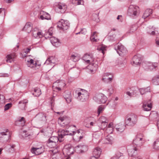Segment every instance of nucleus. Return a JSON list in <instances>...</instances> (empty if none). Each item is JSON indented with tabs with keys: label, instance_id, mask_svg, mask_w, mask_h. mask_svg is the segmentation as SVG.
Here are the masks:
<instances>
[{
	"label": "nucleus",
	"instance_id": "52",
	"mask_svg": "<svg viewBox=\"0 0 159 159\" xmlns=\"http://www.w3.org/2000/svg\"><path fill=\"white\" fill-rule=\"evenodd\" d=\"M111 75H113L112 74L110 73H105L103 75V78H107L111 76Z\"/></svg>",
	"mask_w": 159,
	"mask_h": 159
},
{
	"label": "nucleus",
	"instance_id": "41",
	"mask_svg": "<svg viewBox=\"0 0 159 159\" xmlns=\"http://www.w3.org/2000/svg\"><path fill=\"white\" fill-rule=\"evenodd\" d=\"M149 62L146 61H143L142 62V64L143 67L146 70H148V68H149Z\"/></svg>",
	"mask_w": 159,
	"mask_h": 159
},
{
	"label": "nucleus",
	"instance_id": "63",
	"mask_svg": "<svg viewBox=\"0 0 159 159\" xmlns=\"http://www.w3.org/2000/svg\"><path fill=\"white\" fill-rule=\"evenodd\" d=\"M77 132L78 134H80V133L81 134H84V132L83 131V130L81 129H79L77 131Z\"/></svg>",
	"mask_w": 159,
	"mask_h": 159
},
{
	"label": "nucleus",
	"instance_id": "61",
	"mask_svg": "<svg viewBox=\"0 0 159 159\" xmlns=\"http://www.w3.org/2000/svg\"><path fill=\"white\" fill-rule=\"evenodd\" d=\"M108 91L110 94H112L113 93V88L112 86L108 89Z\"/></svg>",
	"mask_w": 159,
	"mask_h": 159
},
{
	"label": "nucleus",
	"instance_id": "36",
	"mask_svg": "<svg viewBox=\"0 0 159 159\" xmlns=\"http://www.w3.org/2000/svg\"><path fill=\"white\" fill-rule=\"evenodd\" d=\"M80 57V56L77 54H75L71 55L70 58L73 61L76 62L79 60Z\"/></svg>",
	"mask_w": 159,
	"mask_h": 159
},
{
	"label": "nucleus",
	"instance_id": "12",
	"mask_svg": "<svg viewBox=\"0 0 159 159\" xmlns=\"http://www.w3.org/2000/svg\"><path fill=\"white\" fill-rule=\"evenodd\" d=\"M76 133V132L75 131H73L72 132H70L69 131L62 129L61 130L60 134L58 135V137L59 138H60L61 139H62L64 137V136L66 135H71L72 136L75 134Z\"/></svg>",
	"mask_w": 159,
	"mask_h": 159
},
{
	"label": "nucleus",
	"instance_id": "27",
	"mask_svg": "<svg viewBox=\"0 0 159 159\" xmlns=\"http://www.w3.org/2000/svg\"><path fill=\"white\" fill-rule=\"evenodd\" d=\"M101 152L102 151L101 148L98 147H96L94 149L93 151V156L96 157L97 158H98L100 157Z\"/></svg>",
	"mask_w": 159,
	"mask_h": 159
},
{
	"label": "nucleus",
	"instance_id": "56",
	"mask_svg": "<svg viewBox=\"0 0 159 159\" xmlns=\"http://www.w3.org/2000/svg\"><path fill=\"white\" fill-rule=\"evenodd\" d=\"M9 76V75L7 73H0V76L3 77H8Z\"/></svg>",
	"mask_w": 159,
	"mask_h": 159
},
{
	"label": "nucleus",
	"instance_id": "60",
	"mask_svg": "<svg viewBox=\"0 0 159 159\" xmlns=\"http://www.w3.org/2000/svg\"><path fill=\"white\" fill-rule=\"evenodd\" d=\"M15 147V144H12L11 146L10 147V148H9V151L11 152V151H14V148Z\"/></svg>",
	"mask_w": 159,
	"mask_h": 159
},
{
	"label": "nucleus",
	"instance_id": "53",
	"mask_svg": "<svg viewBox=\"0 0 159 159\" xmlns=\"http://www.w3.org/2000/svg\"><path fill=\"white\" fill-rule=\"evenodd\" d=\"M27 102H24V101H21L19 102V106L20 107L21 105V104H22V106H24V107H25V104L27 103Z\"/></svg>",
	"mask_w": 159,
	"mask_h": 159
},
{
	"label": "nucleus",
	"instance_id": "5",
	"mask_svg": "<svg viewBox=\"0 0 159 159\" xmlns=\"http://www.w3.org/2000/svg\"><path fill=\"white\" fill-rule=\"evenodd\" d=\"M59 141L60 142L62 141V140L57 136H52L51 137L48 141L47 144L51 148H57V142Z\"/></svg>",
	"mask_w": 159,
	"mask_h": 159
},
{
	"label": "nucleus",
	"instance_id": "2",
	"mask_svg": "<svg viewBox=\"0 0 159 159\" xmlns=\"http://www.w3.org/2000/svg\"><path fill=\"white\" fill-rule=\"evenodd\" d=\"M140 13L139 7L135 5H130L127 10V15L132 19H135L139 16Z\"/></svg>",
	"mask_w": 159,
	"mask_h": 159
},
{
	"label": "nucleus",
	"instance_id": "35",
	"mask_svg": "<svg viewBox=\"0 0 159 159\" xmlns=\"http://www.w3.org/2000/svg\"><path fill=\"white\" fill-rule=\"evenodd\" d=\"M53 29V28L52 27H51L48 30H45L46 32L44 34V37L46 38H47L48 37H49L45 36L46 35L48 34L49 36H52L53 33L52 30Z\"/></svg>",
	"mask_w": 159,
	"mask_h": 159
},
{
	"label": "nucleus",
	"instance_id": "46",
	"mask_svg": "<svg viewBox=\"0 0 159 159\" xmlns=\"http://www.w3.org/2000/svg\"><path fill=\"white\" fill-rule=\"evenodd\" d=\"M30 22H27L25 25V26L23 29V31H27V30L30 28Z\"/></svg>",
	"mask_w": 159,
	"mask_h": 159
},
{
	"label": "nucleus",
	"instance_id": "3",
	"mask_svg": "<svg viewBox=\"0 0 159 159\" xmlns=\"http://www.w3.org/2000/svg\"><path fill=\"white\" fill-rule=\"evenodd\" d=\"M75 93L77 95L78 99L82 102L86 101L89 98V93L84 89L79 88L75 90Z\"/></svg>",
	"mask_w": 159,
	"mask_h": 159
},
{
	"label": "nucleus",
	"instance_id": "19",
	"mask_svg": "<svg viewBox=\"0 0 159 159\" xmlns=\"http://www.w3.org/2000/svg\"><path fill=\"white\" fill-rule=\"evenodd\" d=\"M50 40L51 43L55 47H57L60 46L61 43L59 40L55 37H50Z\"/></svg>",
	"mask_w": 159,
	"mask_h": 159
},
{
	"label": "nucleus",
	"instance_id": "25",
	"mask_svg": "<svg viewBox=\"0 0 159 159\" xmlns=\"http://www.w3.org/2000/svg\"><path fill=\"white\" fill-rule=\"evenodd\" d=\"M82 59L87 64L89 63L90 61L93 60L92 55L88 53H86L82 57Z\"/></svg>",
	"mask_w": 159,
	"mask_h": 159
},
{
	"label": "nucleus",
	"instance_id": "54",
	"mask_svg": "<svg viewBox=\"0 0 159 159\" xmlns=\"http://www.w3.org/2000/svg\"><path fill=\"white\" fill-rule=\"evenodd\" d=\"M126 94L131 98L133 96L134 93V92H130L127 91L126 92Z\"/></svg>",
	"mask_w": 159,
	"mask_h": 159
},
{
	"label": "nucleus",
	"instance_id": "32",
	"mask_svg": "<svg viewBox=\"0 0 159 159\" xmlns=\"http://www.w3.org/2000/svg\"><path fill=\"white\" fill-rule=\"evenodd\" d=\"M35 117L38 119L40 120H46V116L43 113H40L36 115Z\"/></svg>",
	"mask_w": 159,
	"mask_h": 159
},
{
	"label": "nucleus",
	"instance_id": "1",
	"mask_svg": "<svg viewBox=\"0 0 159 159\" xmlns=\"http://www.w3.org/2000/svg\"><path fill=\"white\" fill-rule=\"evenodd\" d=\"M143 143L142 138L139 137V135H137L133 140V144L129 146L127 148L129 155L131 157L136 156Z\"/></svg>",
	"mask_w": 159,
	"mask_h": 159
},
{
	"label": "nucleus",
	"instance_id": "57",
	"mask_svg": "<svg viewBox=\"0 0 159 159\" xmlns=\"http://www.w3.org/2000/svg\"><path fill=\"white\" fill-rule=\"evenodd\" d=\"M23 133L22 134V136L23 137H28V136H29V134H26V133L27 132L26 130H24L23 132Z\"/></svg>",
	"mask_w": 159,
	"mask_h": 159
},
{
	"label": "nucleus",
	"instance_id": "31",
	"mask_svg": "<svg viewBox=\"0 0 159 159\" xmlns=\"http://www.w3.org/2000/svg\"><path fill=\"white\" fill-rule=\"evenodd\" d=\"M140 93L141 95H143L147 92H150V88L149 86L147 88H143L139 89Z\"/></svg>",
	"mask_w": 159,
	"mask_h": 159
},
{
	"label": "nucleus",
	"instance_id": "30",
	"mask_svg": "<svg viewBox=\"0 0 159 159\" xmlns=\"http://www.w3.org/2000/svg\"><path fill=\"white\" fill-rule=\"evenodd\" d=\"M84 147L86 148L85 150H87V148L86 146L83 145L82 146H81L78 145L75 148V150L77 153H82L84 152L83 149Z\"/></svg>",
	"mask_w": 159,
	"mask_h": 159
},
{
	"label": "nucleus",
	"instance_id": "16",
	"mask_svg": "<svg viewBox=\"0 0 159 159\" xmlns=\"http://www.w3.org/2000/svg\"><path fill=\"white\" fill-rule=\"evenodd\" d=\"M32 32L33 36L35 38H41L43 36L42 32L38 31V29L37 28L32 29Z\"/></svg>",
	"mask_w": 159,
	"mask_h": 159
},
{
	"label": "nucleus",
	"instance_id": "64",
	"mask_svg": "<svg viewBox=\"0 0 159 159\" xmlns=\"http://www.w3.org/2000/svg\"><path fill=\"white\" fill-rule=\"evenodd\" d=\"M3 12L4 13V15H5V10L4 8H0V14L2 13Z\"/></svg>",
	"mask_w": 159,
	"mask_h": 159
},
{
	"label": "nucleus",
	"instance_id": "18",
	"mask_svg": "<svg viewBox=\"0 0 159 159\" xmlns=\"http://www.w3.org/2000/svg\"><path fill=\"white\" fill-rule=\"evenodd\" d=\"M30 92L34 96L37 97H39L42 94L40 89L37 87L32 88Z\"/></svg>",
	"mask_w": 159,
	"mask_h": 159
},
{
	"label": "nucleus",
	"instance_id": "44",
	"mask_svg": "<svg viewBox=\"0 0 159 159\" xmlns=\"http://www.w3.org/2000/svg\"><path fill=\"white\" fill-rule=\"evenodd\" d=\"M113 131V127H107L105 132L108 134H111L112 133Z\"/></svg>",
	"mask_w": 159,
	"mask_h": 159
},
{
	"label": "nucleus",
	"instance_id": "33",
	"mask_svg": "<svg viewBox=\"0 0 159 159\" xmlns=\"http://www.w3.org/2000/svg\"><path fill=\"white\" fill-rule=\"evenodd\" d=\"M148 64L149 68H148V70H152L155 69L158 66V64L157 62L151 63L149 62Z\"/></svg>",
	"mask_w": 159,
	"mask_h": 159
},
{
	"label": "nucleus",
	"instance_id": "58",
	"mask_svg": "<svg viewBox=\"0 0 159 159\" xmlns=\"http://www.w3.org/2000/svg\"><path fill=\"white\" fill-rule=\"evenodd\" d=\"M81 34H85L87 33V30L85 28L81 29Z\"/></svg>",
	"mask_w": 159,
	"mask_h": 159
},
{
	"label": "nucleus",
	"instance_id": "39",
	"mask_svg": "<svg viewBox=\"0 0 159 159\" xmlns=\"http://www.w3.org/2000/svg\"><path fill=\"white\" fill-rule=\"evenodd\" d=\"M64 97L67 103H69L71 102V100L70 93H69L67 94H64Z\"/></svg>",
	"mask_w": 159,
	"mask_h": 159
},
{
	"label": "nucleus",
	"instance_id": "7",
	"mask_svg": "<svg viewBox=\"0 0 159 159\" xmlns=\"http://www.w3.org/2000/svg\"><path fill=\"white\" fill-rule=\"evenodd\" d=\"M93 99L98 103L101 104L105 103L107 100V98L104 94L99 93L94 96Z\"/></svg>",
	"mask_w": 159,
	"mask_h": 159
},
{
	"label": "nucleus",
	"instance_id": "6",
	"mask_svg": "<svg viewBox=\"0 0 159 159\" xmlns=\"http://www.w3.org/2000/svg\"><path fill=\"white\" fill-rule=\"evenodd\" d=\"M70 26V23L67 20L61 19L57 23V27L60 30L63 31L67 30Z\"/></svg>",
	"mask_w": 159,
	"mask_h": 159
},
{
	"label": "nucleus",
	"instance_id": "11",
	"mask_svg": "<svg viewBox=\"0 0 159 159\" xmlns=\"http://www.w3.org/2000/svg\"><path fill=\"white\" fill-rule=\"evenodd\" d=\"M127 125L125 123L122 122L116 124L115 126V128L116 132L119 134L123 132Z\"/></svg>",
	"mask_w": 159,
	"mask_h": 159
},
{
	"label": "nucleus",
	"instance_id": "51",
	"mask_svg": "<svg viewBox=\"0 0 159 159\" xmlns=\"http://www.w3.org/2000/svg\"><path fill=\"white\" fill-rule=\"evenodd\" d=\"M115 35H110L108 37V40L109 41H113L114 40Z\"/></svg>",
	"mask_w": 159,
	"mask_h": 159
},
{
	"label": "nucleus",
	"instance_id": "38",
	"mask_svg": "<svg viewBox=\"0 0 159 159\" xmlns=\"http://www.w3.org/2000/svg\"><path fill=\"white\" fill-rule=\"evenodd\" d=\"M153 83L155 85H159V75L154 77L152 79Z\"/></svg>",
	"mask_w": 159,
	"mask_h": 159
},
{
	"label": "nucleus",
	"instance_id": "49",
	"mask_svg": "<svg viewBox=\"0 0 159 159\" xmlns=\"http://www.w3.org/2000/svg\"><path fill=\"white\" fill-rule=\"evenodd\" d=\"M12 106L11 103H8L6 105L4 106V110L6 111L8 110Z\"/></svg>",
	"mask_w": 159,
	"mask_h": 159
},
{
	"label": "nucleus",
	"instance_id": "13",
	"mask_svg": "<svg viewBox=\"0 0 159 159\" xmlns=\"http://www.w3.org/2000/svg\"><path fill=\"white\" fill-rule=\"evenodd\" d=\"M56 9L61 13H64L66 11L67 6L66 5L60 2L55 5Z\"/></svg>",
	"mask_w": 159,
	"mask_h": 159
},
{
	"label": "nucleus",
	"instance_id": "29",
	"mask_svg": "<svg viewBox=\"0 0 159 159\" xmlns=\"http://www.w3.org/2000/svg\"><path fill=\"white\" fill-rule=\"evenodd\" d=\"M64 150L66 151L67 154H71L73 152V148L72 146L70 144L66 145L65 146Z\"/></svg>",
	"mask_w": 159,
	"mask_h": 159
},
{
	"label": "nucleus",
	"instance_id": "8",
	"mask_svg": "<svg viewBox=\"0 0 159 159\" xmlns=\"http://www.w3.org/2000/svg\"><path fill=\"white\" fill-rule=\"evenodd\" d=\"M114 49L116 51L117 53L121 56H123L127 52V51L126 48L120 43L119 44L118 43L117 46L115 47Z\"/></svg>",
	"mask_w": 159,
	"mask_h": 159
},
{
	"label": "nucleus",
	"instance_id": "48",
	"mask_svg": "<svg viewBox=\"0 0 159 159\" xmlns=\"http://www.w3.org/2000/svg\"><path fill=\"white\" fill-rule=\"evenodd\" d=\"M40 18L42 20L45 19L49 20L51 19V17H50L49 16H48V17H45L44 15H43V14H42V15L40 16Z\"/></svg>",
	"mask_w": 159,
	"mask_h": 159
},
{
	"label": "nucleus",
	"instance_id": "17",
	"mask_svg": "<svg viewBox=\"0 0 159 159\" xmlns=\"http://www.w3.org/2000/svg\"><path fill=\"white\" fill-rule=\"evenodd\" d=\"M30 51V48H28L26 49H24L22 51L21 53L22 57H26L25 61H27V62L29 63L30 62V59L29 58V56H27V54Z\"/></svg>",
	"mask_w": 159,
	"mask_h": 159
},
{
	"label": "nucleus",
	"instance_id": "10",
	"mask_svg": "<svg viewBox=\"0 0 159 159\" xmlns=\"http://www.w3.org/2000/svg\"><path fill=\"white\" fill-rule=\"evenodd\" d=\"M10 137V134L8 130L5 132H1L0 133V140L1 142H6L9 139Z\"/></svg>",
	"mask_w": 159,
	"mask_h": 159
},
{
	"label": "nucleus",
	"instance_id": "9",
	"mask_svg": "<svg viewBox=\"0 0 159 159\" xmlns=\"http://www.w3.org/2000/svg\"><path fill=\"white\" fill-rule=\"evenodd\" d=\"M152 107L151 99L144 101L142 105L143 110L146 111H150Z\"/></svg>",
	"mask_w": 159,
	"mask_h": 159
},
{
	"label": "nucleus",
	"instance_id": "37",
	"mask_svg": "<svg viewBox=\"0 0 159 159\" xmlns=\"http://www.w3.org/2000/svg\"><path fill=\"white\" fill-rule=\"evenodd\" d=\"M107 123L106 121H103L101 122V126H97L98 127L99 129H104L106 128L107 125Z\"/></svg>",
	"mask_w": 159,
	"mask_h": 159
},
{
	"label": "nucleus",
	"instance_id": "43",
	"mask_svg": "<svg viewBox=\"0 0 159 159\" xmlns=\"http://www.w3.org/2000/svg\"><path fill=\"white\" fill-rule=\"evenodd\" d=\"M113 77V75H111V76H110L107 78H103L102 77V80L104 82H111L112 80V77Z\"/></svg>",
	"mask_w": 159,
	"mask_h": 159
},
{
	"label": "nucleus",
	"instance_id": "28",
	"mask_svg": "<svg viewBox=\"0 0 159 159\" xmlns=\"http://www.w3.org/2000/svg\"><path fill=\"white\" fill-rule=\"evenodd\" d=\"M56 58L53 56H51L46 61L44 64H49L50 63L55 64L56 62Z\"/></svg>",
	"mask_w": 159,
	"mask_h": 159
},
{
	"label": "nucleus",
	"instance_id": "20",
	"mask_svg": "<svg viewBox=\"0 0 159 159\" xmlns=\"http://www.w3.org/2000/svg\"><path fill=\"white\" fill-rule=\"evenodd\" d=\"M40 66V64H37V61H35L30 59V69L31 70H36L39 68Z\"/></svg>",
	"mask_w": 159,
	"mask_h": 159
},
{
	"label": "nucleus",
	"instance_id": "62",
	"mask_svg": "<svg viewBox=\"0 0 159 159\" xmlns=\"http://www.w3.org/2000/svg\"><path fill=\"white\" fill-rule=\"evenodd\" d=\"M84 2L83 0H78L77 1V5H83L84 4Z\"/></svg>",
	"mask_w": 159,
	"mask_h": 159
},
{
	"label": "nucleus",
	"instance_id": "59",
	"mask_svg": "<svg viewBox=\"0 0 159 159\" xmlns=\"http://www.w3.org/2000/svg\"><path fill=\"white\" fill-rule=\"evenodd\" d=\"M90 39L91 41L92 42H97L98 41V40L97 39H96L95 37H93L92 36H91V37H90Z\"/></svg>",
	"mask_w": 159,
	"mask_h": 159
},
{
	"label": "nucleus",
	"instance_id": "15",
	"mask_svg": "<svg viewBox=\"0 0 159 159\" xmlns=\"http://www.w3.org/2000/svg\"><path fill=\"white\" fill-rule=\"evenodd\" d=\"M147 32L150 35H154L159 33V29L158 28H155L154 26H150L147 28Z\"/></svg>",
	"mask_w": 159,
	"mask_h": 159
},
{
	"label": "nucleus",
	"instance_id": "34",
	"mask_svg": "<svg viewBox=\"0 0 159 159\" xmlns=\"http://www.w3.org/2000/svg\"><path fill=\"white\" fill-rule=\"evenodd\" d=\"M113 139V138L112 136L110 135H108L107 136L105 139V143L108 144H112Z\"/></svg>",
	"mask_w": 159,
	"mask_h": 159
},
{
	"label": "nucleus",
	"instance_id": "24",
	"mask_svg": "<svg viewBox=\"0 0 159 159\" xmlns=\"http://www.w3.org/2000/svg\"><path fill=\"white\" fill-rule=\"evenodd\" d=\"M16 55L15 53H12L7 54L6 56V61L7 63H11L14 61V59L16 57Z\"/></svg>",
	"mask_w": 159,
	"mask_h": 159
},
{
	"label": "nucleus",
	"instance_id": "21",
	"mask_svg": "<svg viewBox=\"0 0 159 159\" xmlns=\"http://www.w3.org/2000/svg\"><path fill=\"white\" fill-rule=\"evenodd\" d=\"M25 120L23 117H19L18 120L15 122V124L16 125L22 126L25 125Z\"/></svg>",
	"mask_w": 159,
	"mask_h": 159
},
{
	"label": "nucleus",
	"instance_id": "26",
	"mask_svg": "<svg viewBox=\"0 0 159 159\" xmlns=\"http://www.w3.org/2000/svg\"><path fill=\"white\" fill-rule=\"evenodd\" d=\"M59 119L61 121V123H60V125L61 126L63 127L68 125L70 122L69 121H66V119L64 116L60 117L59 118Z\"/></svg>",
	"mask_w": 159,
	"mask_h": 159
},
{
	"label": "nucleus",
	"instance_id": "14",
	"mask_svg": "<svg viewBox=\"0 0 159 159\" xmlns=\"http://www.w3.org/2000/svg\"><path fill=\"white\" fill-rule=\"evenodd\" d=\"M142 60L141 56L139 54L134 56L132 58V65L134 66L139 65Z\"/></svg>",
	"mask_w": 159,
	"mask_h": 159
},
{
	"label": "nucleus",
	"instance_id": "22",
	"mask_svg": "<svg viewBox=\"0 0 159 159\" xmlns=\"http://www.w3.org/2000/svg\"><path fill=\"white\" fill-rule=\"evenodd\" d=\"M30 152L33 154L35 155H39L41 154L42 152V147L39 148L37 147H32L30 149Z\"/></svg>",
	"mask_w": 159,
	"mask_h": 159
},
{
	"label": "nucleus",
	"instance_id": "4",
	"mask_svg": "<svg viewBox=\"0 0 159 159\" xmlns=\"http://www.w3.org/2000/svg\"><path fill=\"white\" fill-rule=\"evenodd\" d=\"M127 119L125 120V123L127 126H133L136 125L138 120V116L134 113L128 115Z\"/></svg>",
	"mask_w": 159,
	"mask_h": 159
},
{
	"label": "nucleus",
	"instance_id": "47",
	"mask_svg": "<svg viewBox=\"0 0 159 159\" xmlns=\"http://www.w3.org/2000/svg\"><path fill=\"white\" fill-rule=\"evenodd\" d=\"M103 106L101 105L98 107L97 113L99 115L102 111L103 110Z\"/></svg>",
	"mask_w": 159,
	"mask_h": 159
},
{
	"label": "nucleus",
	"instance_id": "23",
	"mask_svg": "<svg viewBox=\"0 0 159 159\" xmlns=\"http://www.w3.org/2000/svg\"><path fill=\"white\" fill-rule=\"evenodd\" d=\"M152 13V10L151 9H147L145 11L142 16V18L144 19L149 17V18H152L151 15Z\"/></svg>",
	"mask_w": 159,
	"mask_h": 159
},
{
	"label": "nucleus",
	"instance_id": "55",
	"mask_svg": "<svg viewBox=\"0 0 159 159\" xmlns=\"http://www.w3.org/2000/svg\"><path fill=\"white\" fill-rule=\"evenodd\" d=\"M92 118L91 117H89L86 118L84 120V122L85 123H89L90 122V121L91 120V119Z\"/></svg>",
	"mask_w": 159,
	"mask_h": 159
},
{
	"label": "nucleus",
	"instance_id": "45",
	"mask_svg": "<svg viewBox=\"0 0 159 159\" xmlns=\"http://www.w3.org/2000/svg\"><path fill=\"white\" fill-rule=\"evenodd\" d=\"M138 28V26L136 25H133L131 26L130 29V32H133L136 30Z\"/></svg>",
	"mask_w": 159,
	"mask_h": 159
},
{
	"label": "nucleus",
	"instance_id": "42",
	"mask_svg": "<svg viewBox=\"0 0 159 159\" xmlns=\"http://www.w3.org/2000/svg\"><path fill=\"white\" fill-rule=\"evenodd\" d=\"M118 159H121V157L123 156V154L119 151H117L114 155Z\"/></svg>",
	"mask_w": 159,
	"mask_h": 159
},
{
	"label": "nucleus",
	"instance_id": "40",
	"mask_svg": "<svg viewBox=\"0 0 159 159\" xmlns=\"http://www.w3.org/2000/svg\"><path fill=\"white\" fill-rule=\"evenodd\" d=\"M153 148L157 150H159V139H157L153 143Z\"/></svg>",
	"mask_w": 159,
	"mask_h": 159
},
{
	"label": "nucleus",
	"instance_id": "50",
	"mask_svg": "<svg viewBox=\"0 0 159 159\" xmlns=\"http://www.w3.org/2000/svg\"><path fill=\"white\" fill-rule=\"evenodd\" d=\"M40 14L44 15L45 17H48L49 16L50 17H51L49 13L45 12V11H42L40 12Z\"/></svg>",
	"mask_w": 159,
	"mask_h": 159
}]
</instances>
